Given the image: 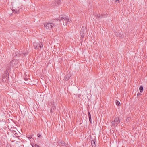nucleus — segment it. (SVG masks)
I'll return each instance as SVG.
<instances>
[{
  "instance_id": "1",
  "label": "nucleus",
  "mask_w": 147,
  "mask_h": 147,
  "mask_svg": "<svg viewBox=\"0 0 147 147\" xmlns=\"http://www.w3.org/2000/svg\"><path fill=\"white\" fill-rule=\"evenodd\" d=\"M58 20L60 22H62L63 25L65 26H67L70 22L68 17L67 16H64L61 17H60Z\"/></svg>"
},
{
  "instance_id": "2",
  "label": "nucleus",
  "mask_w": 147,
  "mask_h": 147,
  "mask_svg": "<svg viewBox=\"0 0 147 147\" xmlns=\"http://www.w3.org/2000/svg\"><path fill=\"white\" fill-rule=\"evenodd\" d=\"M9 69H7L5 71V73L2 76V79H5L6 78V80H9Z\"/></svg>"
},
{
  "instance_id": "3",
  "label": "nucleus",
  "mask_w": 147,
  "mask_h": 147,
  "mask_svg": "<svg viewBox=\"0 0 147 147\" xmlns=\"http://www.w3.org/2000/svg\"><path fill=\"white\" fill-rule=\"evenodd\" d=\"M44 27L47 29L50 30L53 26H54L53 24L51 23H45L44 24Z\"/></svg>"
},
{
  "instance_id": "4",
  "label": "nucleus",
  "mask_w": 147,
  "mask_h": 147,
  "mask_svg": "<svg viewBox=\"0 0 147 147\" xmlns=\"http://www.w3.org/2000/svg\"><path fill=\"white\" fill-rule=\"evenodd\" d=\"M120 122L119 118L118 117H116L114 119V121L111 122L112 125H114L115 124L118 125Z\"/></svg>"
},
{
  "instance_id": "5",
  "label": "nucleus",
  "mask_w": 147,
  "mask_h": 147,
  "mask_svg": "<svg viewBox=\"0 0 147 147\" xmlns=\"http://www.w3.org/2000/svg\"><path fill=\"white\" fill-rule=\"evenodd\" d=\"M34 46L35 49H38L39 47L40 48H41L43 47L42 43V42L37 43L35 42L34 43Z\"/></svg>"
},
{
  "instance_id": "6",
  "label": "nucleus",
  "mask_w": 147,
  "mask_h": 147,
  "mask_svg": "<svg viewBox=\"0 0 147 147\" xmlns=\"http://www.w3.org/2000/svg\"><path fill=\"white\" fill-rule=\"evenodd\" d=\"M16 61V60H13L11 61L9 64V67L8 69H10V67H13L15 65Z\"/></svg>"
},
{
  "instance_id": "7",
  "label": "nucleus",
  "mask_w": 147,
  "mask_h": 147,
  "mask_svg": "<svg viewBox=\"0 0 147 147\" xmlns=\"http://www.w3.org/2000/svg\"><path fill=\"white\" fill-rule=\"evenodd\" d=\"M71 75L70 74H68L65 76L64 77V79L65 80H68L71 77Z\"/></svg>"
},
{
  "instance_id": "8",
  "label": "nucleus",
  "mask_w": 147,
  "mask_h": 147,
  "mask_svg": "<svg viewBox=\"0 0 147 147\" xmlns=\"http://www.w3.org/2000/svg\"><path fill=\"white\" fill-rule=\"evenodd\" d=\"M15 51V53H13V55L15 57L17 56L18 55H19V51L18 49H16Z\"/></svg>"
},
{
  "instance_id": "9",
  "label": "nucleus",
  "mask_w": 147,
  "mask_h": 147,
  "mask_svg": "<svg viewBox=\"0 0 147 147\" xmlns=\"http://www.w3.org/2000/svg\"><path fill=\"white\" fill-rule=\"evenodd\" d=\"M56 109V107L53 105L51 108V110L50 112L51 113H53L55 111Z\"/></svg>"
},
{
  "instance_id": "10",
  "label": "nucleus",
  "mask_w": 147,
  "mask_h": 147,
  "mask_svg": "<svg viewBox=\"0 0 147 147\" xmlns=\"http://www.w3.org/2000/svg\"><path fill=\"white\" fill-rule=\"evenodd\" d=\"M95 140H92L91 141V144L92 147H96V144L95 143Z\"/></svg>"
},
{
  "instance_id": "11",
  "label": "nucleus",
  "mask_w": 147,
  "mask_h": 147,
  "mask_svg": "<svg viewBox=\"0 0 147 147\" xmlns=\"http://www.w3.org/2000/svg\"><path fill=\"white\" fill-rule=\"evenodd\" d=\"M107 15L105 14H101V16H100V18H103L107 17Z\"/></svg>"
},
{
  "instance_id": "12",
  "label": "nucleus",
  "mask_w": 147,
  "mask_h": 147,
  "mask_svg": "<svg viewBox=\"0 0 147 147\" xmlns=\"http://www.w3.org/2000/svg\"><path fill=\"white\" fill-rule=\"evenodd\" d=\"M33 136V135H30L28 137V138L30 139L31 141H32L34 140V138H32Z\"/></svg>"
},
{
  "instance_id": "13",
  "label": "nucleus",
  "mask_w": 147,
  "mask_h": 147,
  "mask_svg": "<svg viewBox=\"0 0 147 147\" xmlns=\"http://www.w3.org/2000/svg\"><path fill=\"white\" fill-rule=\"evenodd\" d=\"M94 16L96 17L97 19H99L100 18V14H99V15H98V14L96 13L94 14Z\"/></svg>"
},
{
  "instance_id": "14",
  "label": "nucleus",
  "mask_w": 147,
  "mask_h": 147,
  "mask_svg": "<svg viewBox=\"0 0 147 147\" xmlns=\"http://www.w3.org/2000/svg\"><path fill=\"white\" fill-rule=\"evenodd\" d=\"M139 90H140V92L141 93L142 92L143 90V86H140L139 88Z\"/></svg>"
},
{
  "instance_id": "15",
  "label": "nucleus",
  "mask_w": 147,
  "mask_h": 147,
  "mask_svg": "<svg viewBox=\"0 0 147 147\" xmlns=\"http://www.w3.org/2000/svg\"><path fill=\"white\" fill-rule=\"evenodd\" d=\"M116 105L119 106L121 105V104L120 102L118 101H116Z\"/></svg>"
},
{
  "instance_id": "16",
  "label": "nucleus",
  "mask_w": 147,
  "mask_h": 147,
  "mask_svg": "<svg viewBox=\"0 0 147 147\" xmlns=\"http://www.w3.org/2000/svg\"><path fill=\"white\" fill-rule=\"evenodd\" d=\"M28 53V51H26L23 53V55L24 56H26L27 55Z\"/></svg>"
},
{
  "instance_id": "17",
  "label": "nucleus",
  "mask_w": 147,
  "mask_h": 147,
  "mask_svg": "<svg viewBox=\"0 0 147 147\" xmlns=\"http://www.w3.org/2000/svg\"><path fill=\"white\" fill-rule=\"evenodd\" d=\"M32 146L33 147H39L38 145L36 144H33L32 145Z\"/></svg>"
},
{
  "instance_id": "18",
  "label": "nucleus",
  "mask_w": 147,
  "mask_h": 147,
  "mask_svg": "<svg viewBox=\"0 0 147 147\" xmlns=\"http://www.w3.org/2000/svg\"><path fill=\"white\" fill-rule=\"evenodd\" d=\"M61 146H62L63 147H64H64H65V143L63 142L61 143Z\"/></svg>"
},
{
  "instance_id": "19",
  "label": "nucleus",
  "mask_w": 147,
  "mask_h": 147,
  "mask_svg": "<svg viewBox=\"0 0 147 147\" xmlns=\"http://www.w3.org/2000/svg\"><path fill=\"white\" fill-rule=\"evenodd\" d=\"M13 11L14 12V11H15V12L17 13H18V12H19V11L17 9H14L13 10Z\"/></svg>"
},
{
  "instance_id": "20",
  "label": "nucleus",
  "mask_w": 147,
  "mask_h": 147,
  "mask_svg": "<svg viewBox=\"0 0 147 147\" xmlns=\"http://www.w3.org/2000/svg\"><path fill=\"white\" fill-rule=\"evenodd\" d=\"M130 119L131 118L130 117H128L126 119V121L127 122L129 121Z\"/></svg>"
},
{
  "instance_id": "21",
  "label": "nucleus",
  "mask_w": 147,
  "mask_h": 147,
  "mask_svg": "<svg viewBox=\"0 0 147 147\" xmlns=\"http://www.w3.org/2000/svg\"><path fill=\"white\" fill-rule=\"evenodd\" d=\"M88 116L89 118H91V115L89 112H88Z\"/></svg>"
},
{
  "instance_id": "22",
  "label": "nucleus",
  "mask_w": 147,
  "mask_h": 147,
  "mask_svg": "<svg viewBox=\"0 0 147 147\" xmlns=\"http://www.w3.org/2000/svg\"><path fill=\"white\" fill-rule=\"evenodd\" d=\"M37 136L38 137H40L41 136V134L39 133L38 134Z\"/></svg>"
},
{
  "instance_id": "23",
  "label": "nucleus",
  "mask_w": 147,
  "mask_h": 147,
  "mask_svg": "<svg viewBox=\"0 0 147 147\" xmlns=\"http://www.w3.org/2000/svg\"><path fill=\"white\" fill-rule=\"evenodd\" d=\"M121 34L119 33H117V34H116V35L118 37Z\"/></svg>"
},
{
  "instance_id": "24",
  "label": "nucleus",
  "mask_w": 147,
  "mask_h": 147,
  "mask_svg": "<svg viewBox=\"0 0 147 147\" xmlns=\"http://www.w3.org/2000/svg\"><path fill=\"white\" fill-rule=\"evenodd\" d=\"M89 120L90 122V123L91 124L92 123L91 118H89Z\"/></svg>"
},
{
  "instance_id": "25",
  "label": "nucleus",
  "mask_w": 147,
  "mask_h": 147,
  "mask_svg": "<svg viewBox=\"0 0 147 147\" xmlns=\"http://www.w3.org/2000/svg\"><path fill=\"white\" fill-rule=\"evenodd\" d=\"M141 94H142L140 93H138L137 94V96H139L140 95H141Z\"/></svg>"
},
{
  "instance_id": "26",
  "label": "nucleus",
  "mask_w": 147,
  "mask_h": 147,
  "mask_svg": "<svg viewBox=\"0 0 147 147\" xmlns=\"http://www.w3.org/2000/svg\"><path fill=\"white\" fill-rule=\"evenodd\" d=\"M119 37L120 38H121L123 37V36H122V35L121 34Z\"/></svg>"
},
{
  "instance_id": "27",
  "label": "nucleus",
  "mask_w": 147,
  "mask_h": 147,
  "mask_svg": "<svg viewBox=\"0 0 147 147\" xmlns=\"http://www.w3.org/2000/svg\"><path fill=\"white\" fill-rule=\"evenodd\" d=\"M116 2H117V1H118V2H119V0H116Z\"/></svg>"
},
{
  "instance_id": "28",
  "label": "nucleus",
  "mask_w": 147,
  "mask_h": 147,
  "mask_svg": "<svg viewBox=\"0 0 147 147\" xmlns=\"http://www.w3.org/2000/svg\"><path fill=\"white\" fill-rule=\"evenodd\" d=\"M82 37L83 36L84 37V35H83V34L81 35Z\"/></svg>"
},
{
  "instance_id": "29",
  "label": "nucleus",
  "mask_w": 147,
  "mask_h": 147,
  "mask_svg": "<svg viewBox=\"0 0 147 147\" xmlns=\"http://www.w3.org/2000/svg\"><path fill=\"white\" fill-rule=\"evenodd\" d=\"M27 80L26 79H25V80Z\"/></svg>"
}]
</instances>
